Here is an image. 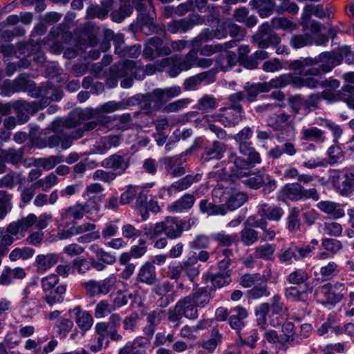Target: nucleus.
I'll list each match as a JSON object with an SVG mask.
<instances>
[{
  "label": "nucleus",
  "instance_id": "obj_50",
  "mask_svg": "<svg viewBox=\"0 0 354 354\" xmlns=\"http://www.w3.org/2000/svg\"><path fill=\"white\" fill-rule=\"evenodd\" d=\"M203 21L201 17L198 15H193L189 18L179 20V25L181 30L183 32L192 28L194 25L201 24Z\"/></svg>",
  "mask_w": 354,
  "mask_h": 354
},
{
  "label": "nucleus",
  "instance_id": "obj_15",
  "mask_svg": "<svg viewBox=\"0 0 354 354\" xmlns=\"http://www.w3.org/2000/svg\"><path fill=\"white\" fill-rule=\"evenodd\" d=\"M195 203V197L192 194H185L180 198L169 205L170 212L178 213L192 208Z\"/></svg>",
  "mask_w": 354,
  "mask_h": 354
},
{
  "label": "nucleus",
  "instance_id": "obj_10",
  "mask_svg": "<svg viewBox=\"0 0 354 354\" xmlns=\"http://www.w3.org/2000/svg\"><path fill=\"white\" fill-rule=\"evenodd\" d=\"M165 234L170 239L180 236L184 230L190 228V225L187 226L185 221H178L172 217H167L165 218Z\"/></svg>",
  "mask_w": 354,
  "mask_h": 354
},
{
  "label": "nucleus",
  "instance_id": "obj_44",
  "mask_svg": "<svg viewBox=\"0 0 354 354\" xmlns=\"http://www.w3.org/2000/svg\"><path fill=\"white\" fill-rule=\"evenodd\" d=\"M197 49L193 47V49L185 55L183 61L180 63L181 69L187 71L196 66Z\"/></svg>",
  "mask_w": 354,
  "mask_h": 354
},
{
  "label": "nucleus",
  "instance_id": "obj_21",
  "mask_svg": "<svg viewBox=\"0 0 354 354\" xmlns=\"http://www.w3.org/2000/svg\"><path fill=\"white\" fill-rule=\"evenodd\" d=\"M247 200L248 196L244 192L232 188L225 205L227 209L234 210L243 205Z\"/></svg>",
  "mask_w": 354,
  "mask_h": 354
},
{
  "label": "nucleus",
  "instance_id": "obj_60",
  "mask_svg": "<svg viewBox=\"0 0 354 354\" xmlns=\"http://www.w3.org/2000/svg\"><path fill=\"white\" fill-rule=\"evenodd\" d=\"M256 227H260L263 230L261 239L263 241H270L275 236V232L271 229L267 228V222L265 220H260L256 222Z\"/></svg>",
  "mask_w": 354,
  "mask_h": 354
},
{
  "label": "nucleus",
  "instance_id": "obj_30",
  "mask_svg": "<svg viewBox=\"0 0 354 354\" xmlns=\"http://www.w3.org/2000/svg\"><path fill=\"white\" fill-rule=\"evenodd\" d=\"M254 8L259 9V15L262 17L269 16L274 8V3L270 0H252L250 2Z\"/></svg>",
  "mask_w": 354,
  "mask_h": 354
},
{
  "label": "nucleus",
  "instance_id": "obj_6",
  "mask_svg": "<svg viewBox=\"0 0 354 354\" xmlns=\"http://www.w3.org/2000/svg\"><path fill=\"white\" fill-rule=\"evenodd\" d=\"M96 229V225L91 223H83L80 225L72 226V233L77 234L87 233L78 239V241L82 243H89L93 241L98 240L100 238L99 232L94 231Z\"/></svg>",
  "mask_w": 354,
  "mask_h": 354
},
{
  "label": "nucleus",
  "instance_id": "obj_33",
  "mask_svg": "<svg viewBox=\"0 0 354 354\" xmlns=\"http://www.w3.org/2000/svg\"><path fill=\"white\" fill-rule=\"evenodd\" d=\"M191 297L194 299L196 306H205L210 300V291L208 288H203L199 289Z\"/></svg>",
  "mask_w": 354,
  "mask_h": 354
},
{
  "label": "nucleus",
  "instance_id": "obj_42",
  "mask_svg": "<svg viewBox=\"0 0 354 354\" xmlns=\"http://www.w3.org/2000/svg\"><path fill=\"white\" fill-rule=\"evenodd\" d=\"M184 317L181 308L176 304L173 308H170L167 312L168 320L174 324V328H177L180 326V320Z\"/></svg>",
  "mask_w": 354,
  "mask_h": 354
},
{
  "label": "nucleus",
  "instance_id": "obj_29",
  "mask_svg": "<svg viewBox=\"0 0 354 354\" xmlns=\"http://www.w3.org/2000/svg\"><path fill=\"white\" fill-rule=\"evenodd\" d=\"M269 312V305L268 303L261 304L255 310L257 325L263 330L268 328L267 315Z\"/></svg>",
  "mask_w": 354,
  "mask_h": 354
},
{
  "label": "nucleus",
  "instance_id": "obj_28",
  "mask_svg": "<svg viewBox=\"0 0 354 354\" xmlns=\"http://www.w3.org/2000/svg\"><path fill=\"white\" fill-rule=\"evenodd\" d=\"M259 214L268 219L278 221L283 215V210L280 207H268L266 204H262L259 209Z\"/></svg>",
  "mask_w": 354,
  "mask_h": 354
},
{
  "label": "nucleus",
  "instance_id": "obj_8",
  "mask_svg": "<svg viewBox=\"0 0 354 354\" xmlns=\"http://www.w3.org/2000/svg\"><path fill=\"white\" fill-rule=\"evenodd\" d=\"M181 93L179 86H175L165 89L157 88L152 93L154 99L153 100L157 103L156 109H159L164 102H167L169 99L178 96Z\"/></svg>",
  "mask_w": 354,
  "mask_h": 354
},
{
  "label": "nucleus",
  "instance_id": "obj_2",
  "mask_svg": "<svg viewBox=\"0 0 354 354\" xmlns=\"http://www.w3.org/2000/svg\"><path fill=\"white\" fill-rule=\"evenodd\" d=\"M59 278L55 274H50L41 279V287L46 295L45 299L46 302L52 306L57 303L62 302L64 300L63 295L66 292V286L58 284Z\"/></svg>",
  "mask_w": 354,
  "mask_h": 354
},
{
  "label": "nucleus",
  "instance_id": "obj_23",
  "mask_svg": "<svg viewBox=\"0 0 354 354\" xmlns=\"http://www.w3.org/2000/svg\"><path fill=\"white\" fill-rule=\"evenodd\" d=\"M119 136H112L102 138L95 145L96 151L100 153H105L111 147H116L120 143Z\"/></svg>",
  "mask_w": 354,
  "mask_h": 354
},
{
  "label": "nucleus",
  "instance_id": "obj_31",
  "mask_svg": "<svg viewBox=\"0 0 354 354\" xmlns=\"http://www.w3.org/2000/svg\"><path fill=\"white\" fill-rule=\"evenodd\" d=\"M302 138L304 140L323 142L324 140V132L317 127L304 129Z\"/></svg>",
  "mask_w": 354,
  "mask_h": 354
},
{
  "label": "nucleus",
  "instance_id": "obj_47",
  "mask_svg": "<svg viewBox=\"0 0 354 354\" xmlns=\"http://www.w3.org/2000/svg\"><path fill=\"white\" fill-rule=\"evenodd\" d=\"M274 251L275 245L266 244L255 248V256L257 258L268 259L274 254Z\"/></svg>",
  "mask_w": 354,
  "mask_h": 354
},
{
  "label": "nucleus",
  "instance_id": "obj_13",
  "mask_svg": "<svg viewBox=\"0 0 354 354\" xmlns=\"http://www.w3.org/2000/svg\"><path fill=\"white\" fill-rule=\"evenodd\" d=\"M129 158L125 156L113 154L104 159L102 162V166L106 169H113L114 170H120L124 172L129 167Z\"/></svg>",
  "mask_w": 354,
  "mask_h": 354
},
{
  "label": "nucleus",
  "instance_id": "obj_53",
  "mask_svg": "<svg viewBox=\"0 0 354 354\" xmlns=\"http://www.w3.org/2000/svg\"><path fill=\"white\" fill-rule=\"evenodd\" d=\"M189 102L190 101L189 99H181L176 102L169 103L163 108L162 111L164 113H167L177 112L181 110L182 109L186 107L189 104Z\"/></svg>",
  "mask_w": 354,
  "mask_h": 354
},
{
  "label": "nucleus",
  "instance_id": "obj_9",
  "mask_svg": "<svg viewBox=\"0 0 354 354\" xmlns=\"http://www.w3.org/2000/svg\"><path fill=\"white\" fill-rule=\"evenodd\" d=\"M268 125L274 131H283L286 128L293 129L294 127L290 115L286 113L270 115L268 118Z\"/></svg>",
  "mask_w": 354,
  "mask_h": 354
},
{
  "label": "nucleus",
  "instance_id": "obj_54",
  "mask_svg": "<svg viewBox=\"0 0 354 354\" xmlns=\"http://www.w3.org/2000/svg\"><path fill=\"white\" fill-rule=\"evenodd\" d=\"M321 101V95L319 93L310 94L307 99H304V107L308 112L313 109H317Z\"/></svg>",
  "mask_w": 354,
  "mask_h": 354
},
{
  "label": "nucleus",
  "instance_id": "obj_35",
  "mask_svg": "<svg viewBox=\"0 0 354 354\" xmlns=\"http://www.w3.org/2000/svg\"><path fill=\"white\" fill-rule=\"evenodd\" d=\"M34 253V250L28 247L15 248L10 252L9 258L12 261H16L20 259H27L32 257Z\"/></svg>",
  "mask_w": 354,
  "mask_h": 354
},
{
  "label": "nucleus",
  "instance_id": "obj_37",
  "mask_svg": "<svg viewBox=\"0 0 354 354\" xmlns=\"http://www.w3.org/2000/svg\"><path fill=\"white\" fill-rule=\"evenodd\" d=\"M62 156H51L48 158H39L36 160L37 166L43 167L46 170L53 169L56 165L62 161Z\"/></svg>",
  "mask_w": 354,
  "mask_h": 354
},
{
  "label": "nucleus",
  "instance_id": "obj_49",
  "mask_svg": "<svg viewBox=\"0 0 354 354\" xmlns=\"http://www.w3.org/2000/svg\"><path fill=\"white\" fill-rule=\"evenodd\" d=\"M84 131L77 129L75 132H73L71 135H62L59 144L62 149H66L69 148L73 142V139L80 138L83 136Z\"/></svg>",
  "mask_w": 354,
  "mask_h": 354
},
{
  "label": "nucleus",
  "instance_id": "obj_3",
  "mask_svg": "<svg viewBox=\"0 0 354 354\" xmlns=\"http://www.w3.org/2000/svg\"><path fill=\"white\" fill-rule=\"evenodd\" d=\"M345 284L343 282H336L334 285L326 283L317 290V296L323 304H336L344 297Z\"/></svg>",
  "mask_w": 354,
  "mask_h": 354
},
{
  "label": "nucleus",
  "instance_id": "obj_39",
  "mask_svg": "<svg viewBox=\"0 0 354 354\" xmlns=\"http://www.w3.org/2000/svg\"><path fill=\"white\" fill-rule=\"evenodd\" d=\"M299 212L296 207L290 209L288 216V229L290 232H295L300 228L301 223L299 218Z\"/></svg>",
  "mask_w": 354,
  "mask_h": 354
},
{
  "label": "nucleus",
  "instance_id": "obj_34",
  "mask_svg": "<svg viewBox=\"0 0 354 354\" xmlns=\"http://www.w3.org/2000/svg\"><path fill=\"white\" fill-rule=\"evenodd\" d=\"M268 304L269 305V310L270 309L271 312L274 314L284 315L287 311L286 307L284 306L281 297L279 295L272 296L270 303Z\"/></svg>",
  "mask_w": 354,
  "mask_h": 354
},
{
  "label": "nucleus",
  "instance_id": "obj_61",
  "mask_svg": "<svg viewBox=\"0 0 354 354\" xmlns=\"http://www.w3.org/2000/svg\"><path fill=\"white\" fill-rule=\"evenodd\" d=\"M308 279L306 272L301 270H297L290 273L288 277V280L292 284H300L305 282Z\"/></svg>",
  "mask_w": 354,
  "mask_h": 354
},
{
  "label": "nucleus",
  "instance_id": "obj_55",
  "mask_svg": "<svg viewBox=\"0 0 354 354\" xmlns=\"http://www.w3.org/2000/svg\"><path fill=\"white\" fill-rule=\"evenodd\" d=\"M207 77V73L203 72L187 79L183 84L184 89L186 91L190 90L192 88L200 84Z\"/></svg>",
  "mask_w": 354,
  "mask_h": 354
},
{
  "label": "nucleus",
  "instance_id": "obj_64",
  "mask_svg": "<svg viewBox=\"0 0 354 354\" xmlns=\"http://www.w3.org/2000/svg\"><path fill=\"white\" fill-rule=\"evenodd\" d=\"M272 26L274 28H281L283 30H292L295 25L286 18H275L272 21Z\"/></svg>",
  "mask_w": 354,
  "mask_h": 354
},
{
  "label": "nucleus",
  "instance_id": "obj_26",
  "mask_svg": "<svg viewBox=\"0 0 354 354\" xmlns=\"http://www.w3.org/2000/svg\"><path fill=\"white\" fill-rule=\"evenodd\" d=\"M82 122L81 113L80 111H75L70 114V115L64 121H55L53 124V128L55 131H58V126H62L67 129H72L77 127Z\"/></svg>",
  "mask_w": 354,
  "mask_h": 354
},
{
  "label": "nucleus",
  "instance_id": "obj_41",
  "mask_svg": "<svg viewBox=\"0 0 354 354\" xmlns=\"http://www.w3.org/2000/svg\"><path fill=\"white\" fill-rule=\"evenodd\" d=\"M58 183V178L54 174H50L45 178L40 179L35 183V186L37 188H41L43 191H48L53 186Z\"/></svg>",
  "mask_w": 354,
  "mask_h": 354
},
{
  "label": "nucleus",
  "instance_id": "obj_16",
  "mask_svg": "<svg viewBox=\"0 0 354 354\" xmlns=\"http://www.w3.org/2000/svg\"><path fill=\"white\" fill-rule=\"evenodd\" d=\"M134 62L125 60L113 65L110 68V73L113 78L123 77L132 74Z\"/></svg>",
  "mask_w": 354,
  "mask_h": 354
},
{
  "label": "nucleus",
  "instance_id": "obj_62",
  "mask_svg": "<svg viewBox=\"0 0 354 354\" xmlns=\"http://www.w3.org/2000/svg\"><path fill=\"white\" fill-rule=\"evenodd\" d=\"M37 221V216L35 214H29L25 217L18 220L21 232H26L30 227L33 226Z\"/></svg>",
  "mask_w": 354,
  "mask_h": 354
},
{
  "label": "nucleus",
  "instance_id": "obj_20",
  "mask_svg": "<svg viewBox=\"0 0 354 354\" xmlns=\"http://www.w3.org/2000/svg\"><path fill=\"white\" fill-rule=\"evenodd\" d=\"M199 208L201 212L208 216H224L227 213V207L225 205H216L207 200H202L199 203Z\"/></svg>",
  "mask_w": 354,
  "mask_h": 354
},
{
  "label": "nucleus",
  "instance_id": "obj_51",
  "mask_svg": "<svg viewBox=\"0 0 354 354\" xmlns=\"http://www.w3.org/2000/svg\"><path fill=\"white\" fill-rule=\"evenodd\" d=\"M323 230L328 236H338L342 232V227L337 222H327L324 223Z\"/></svg>",
  "mask_w": 354,
  "mask_h": 354
},
{
  "label": "nucleus",
  "instance_id": "obj_24",
  "mask_svg": "<svg viewBox=\"0 0 354 354\" xmlns=\"http://www.w3.org/2000/svg\"><path fill=\"white\" fill-rule=\"evenodd\" d=\"M145 344L142 338H136L133 341L127 343L120 350L118 354H146Z\"/></svg>",
  "mask_w": 354,
  "mask_h": 354
},
{
  "label": "nucleus",
  "instance_id": "obj_19",
  "mask_svg": "<svg viewBox=\"0 0 354 354\" xmlns=\"http://www.w3.org/2000/svg\"><path fill=\"white\" fill-rule=\"evenodd\" d=\"M58 262V255L55 253L39 254L36 257L35 263L37 270L45 272Z\"/></svg>",
  "mask_w": 354,
  "mask_h": 354
},
{
  "label": "nucleus",
  "instance_id": "obj_56",
  "mask_svg": "<svg viewBox=\"0 0 354 354\" xmlns=\"http://www.w3.org/2000/svg\"><path fill=\"white\" fill-rule=\"evenodd\" d=\"M312 43L310 36L308 35H295L290 39V44L295 48H300Z\"/></svg>",
  "mask_w": 354,
  "mask_h": 354
},
{
  "label": "nucleus",
  "instance_id": "obj_63",
  "mask_svg": "<svg viewBox=\"0 0 354 354\" xmlns=\"http://www.w3.org/2000/svg\"><path fill=\"white\" fill-rule=\"evenodd\" d=\"M166 225L165 219L163 221L156 223L152 229H145V234L149 236L151 239H153L160 236L162 233L165 234Z\"/></svg>",
  "mask_w": 354,
  "mask_h": 354
},
{
  "label": "nucleus",
  "instance_id": "obj_12",
  "mask_svg": "<svg viewBox=\"0 0 354 354\" xmlns=\"http://www.w3.org/2000/svg\"><path fill=\"white\" fill-rule=\"evenodd\" d=\"M5 86H8L9 88L6 92V94L9 95L10 93L19 92L21 91L31 92L35 86V83L28 78L27 75L23 74L12 83L5 84Z\"/></svg>",
  "mask_w": 354,
  "mask_h": 354
},
{
  "label": "nucleus",
  "instance_id": "obj_22",
  "mask_svg": "<svg viewBox=\"0 0 354 354\" xmlns=\"http://www.w3.org/2000/svg\"><path fill=\"white\" fill-rule=\"evenodd\" d=\"M164 315V310H156L147 315V321L149 324L144 329V333L147 336L151 337L153 335L158 324L156 321L160 322Z\"/></svg>",
  "mask_w": 354,
  "mask_h": 354
},
{
  "label": "nucleus",
  "instance_id": "obj_32",
  "mask_svg": "<svg viewBox=\"0 0 354 354\" xmlns=\"http://www.w3.org/2000/svg\"><path fill=\"white\" fill-rule=\"evenodd\" d=\"M323 280H330L339 272V266L335 261H329L322 266L319 270Z\"/></svg>",
  "mask_w": 354,
  "mask_h": 354
},
{
  "label": "nucleus",
  "instance_id": "obj_7",
  "mask_svg": "<svg viewBox=\"0 0 354 354\" xmlns=\"http://www.w3.org/2000/svg\"><path fill=\"white\" fill-rule=\"evenodd\" d=\"M333 183L341 195L346 196L354 189V174L346 172L342 178L335 176Z\"/></svg>",
  "mask_w": 354,
  "mask_h": 354
},
{
  "label": "nucleus",
  "instance_id": "obj_11",
  "mask_svg": "<svg viewBox=\"0 0 354 354\" xmlns=\"http://www.w3.org/2000/svg\"><path fill=\"white\" fill-rule=\"evenodd\" d=\"M301 185L299 183H288L279 193V199L283 202L287 200L297 201L301 200Z\"/></svg>",
  "mask_w": 354,
  "mask_h": 354
},
{
  "label": "nucleus",
  "instance_id": "obj_36",
  "mask_svg": "<svg viewBox=\"0 0 354 354\" xmlns=\"http://www.w3.org/2000/svg\"><path fill=\"white\" fill-rule=\"evenodd\" d=\"M226 151V146L224 143L215 141L212 146L206 150V153L209 158L221 159Z\"/></svg>",
  "mask_w": 354,
  "mask_h": 354
},
{
  "label": "nucleus",
  "instance_id": "obj_25",
  "mask_svg": "<svg viewBox=\"0 0 354 354\" xmlns=\"http://www.w3.org/2000/svg\"><path fill=\"white\" fill-rule=\"evenodd\" d=\"M23 155L24 151L21 149L19 150L1 149L0 150V162H10L12 165H17L21 161Z\"/></svg>",
  "mask_w": 354,
  "mask_h": 354
},
{
  "label": "nucleus",
  "instance_id": "obj_27",
  "mask_svg": "<svg viewBox=\"0 0 354 354\" xmlns=\"http://www.w3.org/2000/svg\"><path fill=\"white\" fill-rule=\"evenodd\" d=\"M76 316V323L83 330H88L93 325L92 316L86 311H82L80 307H76L73 310Z\"/></svg>",
  "mask_w": 354,
  "mask_h": 354
},
{
  "label": "nucleus",
  "instance_id": "obj_18",
  "mask_svg": "<svg viewBox=\"0 0 354 354\" xmlns=\"http://www.w3.org/2000/svg\"><path fill=\"white\" fill-rule=\"evenodd\" d=\"M137 280L141 283L152 285L156 281L155 267L150 263L143 265L138 274Z\"/></svg>",
  "mask_w": 354,
  "mask_h": 354
},
{
  "label": "nucleus",
  "instance_id": "obj_38",
  "mask_svg": "<svg viewBox=\"0 0 354 354\" xmlns=\"http://www.w3.org/2000/svg\"><path fill=\"white\" fill-rule=\"evenodd\" d=\"M222 335L218 330L214 329L212 331L211 338L201 344V346L209 352H213L217 345L221 342Z\"/></svg>",
  "mask_w": 354,
  "mask_h": 354
},
{
  "label": "nucleus",
  "instance_id": "obj_46",
  "mask_svg": "<svg viewBox=\"0 0 354 354\" xmlns=\"http://www.w3.org/2000/svg\"><path fill=\"white\" fill-rule=\"evenodd\" d=\"M257 239V232L252 228L245 227L241 232V240L246 245H252Z\"/></svg>",
  "mask_w": 354,
  "mask_h": 354
},
{
  "label": "nucleus",
  "instance_id": "obj_48",
  "mask_svg": "<svg viewBox=\"0 0 354 354\" xmlns=\"http://www.w3.org/2000/svg\"><path fill=\"white\" fill-rule=\"evenodd\" d=\"M84 214L82 210L81 203H79L73 206L68 207L62 214V217L64 218L73 217L74 219H81L84 217Z\"/></svg>",
  "mask_w": 354,
  "mask_h": 354
},
{
  "label": "nucleus",
  "instance_id": "obj_4",
  "mask_svg": "<svg viewBox=\"0 0 354 354\" xmlns=\"http://www.w3.org/2000/svg\"><path fill=\"white\" fill-rule=\"evenodd\" d=\"M221 113L213 116V121H220L225 127H234L243 119V109L241 104H232L221 109Z\"/></svg>",
  "mask_w": 354,
  "mask_h": 354
},
{
  "label": "nucleus",
  "instance_id": "obj_1",
  "mask_svg": "<svg viewBox=\"0 0 354 354\" xmlns=\"http://www.w3.org/2000/svg\"><path fill=\"white\" fill-rule=\"evenodd\" d=\"M252 131L249 127H245L234 137L239 143L240 156L232 155L234 158V166L231 170L234 176L238 178L249 176L254 165L261 162L259 153L251 147L248 140L252 137Z\"/></svg>",
  "mask_w": 354,
  "mask_h": 354
},
{
  "label": "nucleus",
  "instance_id": "obj_17",
  "mask_svg": "<svg viewBox=\"0 0 354 354\" xmlns=\"http://www.w3.org/2000/svg\"><path fill=\"white\" fill-rule=\"evenodd\" d=\"M177 304L181 308V311L185 317L187 319H195L198 315V309L195 305L194 299L190 295L180 299Z\"/></svg>",
  "mask_w": 354,
  "mask_h": 354
},
{
  "label": "nucleus",
  "instance_id": "obj_57",
  "mask_svg": "<svg viewBox=\"0 0 354 354\" xmlns=\"http://www.w3.org/2000/svg\"><path fill=\"white\" fill-rule=\"evenodd\" d=\"M118 230L119 227L115 222H109L102 229V236L105 240L109 239L111 237L115 236L118 234Z\"/></svg>",
  "mask_w": 354,
  "mask_h": 354
},
{
  "label": "nucleus",
  "instance_id": "obj_52",
  "mask_svg": "<svg viewBox=\"0 0 354 354\" xmlns=\"http://www.w3.org/2000/svg\"><path fill=\"white\" fill-rule=\"evenodd\" d=\"M286 297L292 301H306L308 295L304 291H299L296 288H289L285 292Z\"/></svg>",
  "mask_w": 354,
  "mask_h": 354
},
{
  "label": "nucleus",
  "instance_id": "obj_40",
  "mask_svg": "<svg viewBox=\"0 0 354 354\" xmlns=\"http://www.w3.org/2000/svg\"><path fill=\"white\" fill-rule=\"evenodd\" d=\"M319 59L322 62L320 68H322V71L323 73H327L330 71L335 65L336 62L339 63V62L336 60V58L330 53L321 54L319 56Z\"/></svg>",
  "mask_w": 354,
  "mask_h": 354
},
{
  "label": "nucleus",
  "instance_id": "obj_45",
  "mask_svg": "<svg viewBox=\"0 0 354 354\" xmlns=\"http://www.w3.org/2000/svg\"><path fill=\"white\" fill-rule=\"evenodd\" d=\"M232 187H225L223 184H218L212 191V196L220 202L226 203L228 196L230 194Z\"/></svg>",
  "mask_w": 354,
  "mask_h": 354
},
{
  "label": "nucleus",
  "instance_id": "obj_58",
  "mask_svg": "<svg viewBox=\"0 0 354 354\" xmlns=\"http://www.w3.org/2000/svg\"><path fill=\"white\" fill-rule=\"evenodd\" d=\"M112 311V306L107 301L102 300L96 306L95 315L97 318L104 317Z\"/></svg>",
  "mask_w": 354,
  "mask_h": 354
},
{
  "label": "nucleus",
  "instance_id": "obj_43",
  "mask_svg": "<svg viewBox=\"0 0 354 354\" xmlns=\"http://www.w3.org/2000/svg\"><path fill=\"white\" fill-rule=\"evenodd\" d=\"M312 14L319 18H323L325 16V13L322 6H306L304 8V12L303 15V19L306 21V24H307L308 21L310 19V15Z\"/></svg>",
  "mask_w": 354,
  "mask_h": 354
},
{
  "label": "nucleus",
  "instance_id": "obj_59",
  "mask_svg": "<svg viewBox=\"0 0 354 354\" xmlns=\"http://www.w3.org/2000/svg\"><path fill=\"white\" fill-rule=\"evenodd\" d=\"M322 246L324 249L333 254L342 248V243L338 240L333 239H324L322 241Z\"/></svg>",
  "mask_w": 354,
  "mask_h": 354
},
{
  "label": "nucleus",
  "instance_id": "obj_5",
  "mask_svg": "<svg viewBox=\"0 0 354 354\" xmlns=\"http://www.w3.org/2000/svg\"><path fill=\"white\" fill-rule=\"evenodd\" d=\"M21 228L18 221L10 223L6 229L0 227V252L3 254L8 252V247L14 241L13 236L17 235Z\"/></svg>",
  "mask_w": 354,
  "mask_h": 354
},
{
  "label": "nucleus",
  "instance_id": "obj_14",
  "mask_svg": "<svg viewBox=\"0 0 354 354\" xmlns=\"http://www.w3.org/2000/svg\"><path fill=\"white\" fill-rule=\"evenodd\" d=\"M318 209L330 217L337 219L344 216V211L338 203L330 201H322L317 203Z\"/></svg>",
  "mask_w": 354,
  "mask_h": 354
}]
</instances>
